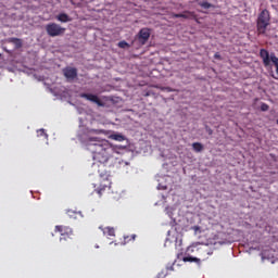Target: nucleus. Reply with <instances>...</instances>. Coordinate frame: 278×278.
Wrapping results in <instances>:
<instances>
[{
    "mask_svg": "<svg viewBox=\"0 0 278 278\" xmlns=\"http://www.w3.org/2000/svg\"><path fill=\"white\" fill-rule=\"evenodd\" d=\"M88 151L92 153V168L98 172L99 185H94L96 192L99 197L103 195L105 190L112 188L110 180V169L121 164V153L108 140L99 137H87L85 139Z\"/></svg>",
    "mask_w": 278,
    "mask_h": 278,
    "instance_id": "nucleus-1",
    "label": "nucleus"
},
{
    "mask_svg": "<svg viewBox=\"0 0 278 278\" xmlns=\"http://www.w3.org/2000/svg\"><path fill=\"white\" fill-rule=\"evenodd\" d=\"M268 25H270V12L265 9L260 13L256 22L258 34H266Z\"/></svg>",
    "mask_w": 278,
    "mask_h": 278,
    "instance_id": "nucleus-2",
    "label": "nucleus"
},
{
    "mask_svg": "<svg viewBox=\"0 0 278 278\" xmlns=\"http://www.w3.org/2000/svg\"><path fill=\"white\" fill-rule=\"evenodd\" d=\"M46 31L50 38H58V36H64L66 34V28L58 23H49L46 25Z\"/></svg>",
    "mask_w": 278,
    "mask_h": 278,
    "instance_id": "nucleus-3",
    "label": "nucleus"
},
{
    "mask_svg": "<svg viewBox=\"0 0 278 278\" xmlns=\"http://www.w3.org/2000/svg\"><path fill=\"white\" fill-rule=\"evenodd\" d=\"M55 231L61 235L60 242L71 240V236H73V228L68 226H55Z\"/></svg>",
    "mask_w": 278,
    "mask_h": 278,
    "instance_id": "nucleus-4",
    "label": "nucleus"
},
{
    "mask_svg": "<svg viewBox=\"0 0 278 278\" xmlns=\"http://www.w3.org/2000/svg\"><path fill=\"white\" fill-rule=\"evenodd\" d=\"M81 99H86L87 101H91V103H96L98 108H105V102H103L97 94L92 93H80Z\"/></svg>",
    "mask_w": 278,
    "mask_h": 278,
    "instance_id": "nucleus-5",
    "label": "nucleus"
},
{
    "mask_svg": "<svg viewBox=\"0 0 278 278\" xmlns=\"http://www.w3.org/2000/svg\"><path fill=\"white\" fill-rule=\"evenodd\" d=\"M139 45L144 46L149 42V38H151V30L149 28H141L137 35Z\"/></svg>",
    "mask_w": 278,
    "mask_h": 278,
    "instance_id": "nucleus-6",
    "label": "nucleus"
},
{
    "mask_svg": "<svg viewBox=\"0 0 278 278\" xmlns=\"http://www.w3.org/2000/svg\"><path fill=\"white\" fill-rule=\"evenodd\" d=\"M63 74H64V77H66V79H77V68L75 67H65L63 70Z\"/></svg>",
    "mask_w": 278,
    "mask_h": 278,
    "instance_id": "nucleus-7",
    "label": "nucleus"
},
{
    "mask_svg": "<svg viewBox=\"0 0 278 278\" xmlns=\"http://www.w3.org/2000/svg\"><path fill=\"white\" fill-rule=\"evenodd\" d=\"M173 18H194V12L185 11L184 13H175Z\"/></svg>",
    "mask_w": 278,
    "mask_h": 278,
    "instance_id": "nucleus-8",
    "label": "nucleus"
},
{
    "mask_svg": "<svg viewBox=\"0 0 278 278\" xmlns=\"http://www.w3.org/2000/svg\"><path fill=\"white\" fill-rule=\"evenodd\" d=\"M56 21H60V23H71L73 18H71L66 13H61L56 16Z\"/></svg>",
    "mask_w": 278,
    "mask_h": 278,
    "instance_id": "nucleus-9",
    "label": "nucleus"
},
{
    "mask_svg": "<svg viewBox=\"0 0 278 278\" xmlns=\"http://www.w3.org/2000/svg\"><path fill=\"white\" fill-rule=\"evenodd\" d=\"M182 262H190V263H193V264H197V266H201V258L199 257H194V256H185L182 258Z\"/></svg>",
    "mask_w": 278,
    "mask_h": 278,
    "instance_id": "nucleus-10",
    "label": "nucleus"
},
{
    "mask_svg": "<svg viewBox=\"0 0 278 278\" xmlns=\"http://www.w3.org/2000/svg\"><path fill=\"white\" fill-rule=\"evenodd\" d=\"M175 264L173 265H169L165 268V270H163L161 274H159V277L162 278V277H166V275H168V273L175 270Z\"/></svg>",
    "mask_w": 278,
    "mask_h": 278,
    "instance_id": "nucleus-11",
    "label": "nucleus"
},
{
    "mask_svg": "<svg viewBox=\"0 0 278 278\" xmlns=\"http://www.w3.org/2000/svg\"><path fill=\"white\" fill-rule=\"evenodd\" d=\"M103 233H104V236H111V237L116 236V231L112 227H105L103 229Z\"/></svg>",
    "mask_w": 278,
    "mask_h": 278,
    "instance_id": "nucleus-12",
    "label": "nucleus"
},
{
    "mask_svg": "<svg viewBox=\"0 0 278 278\" xmlns=\"http://www.w3.org/2000/svg\"><path fill=\"white\" fill-rule=\"evenodd\" d=\"M192 149L195 153H201V151H203V146L201 142H193Z\"/></svg>",
    "mask_w": 278,
    "mask_h": 278,
    "instance_id": "nucleus-13",
    "label": "nucleus"
},
{
    "mask_svg": "<svg viewBox=\"0 0 278 278\" xmlns=\"http://www.w3.org/2000/svg\"><path fill=\"white\" fill-rule=\"evenodd\" d=\"M198 5H200V8H203L204 10H210V8H215L214 4L207 1L199 2Z\"/></svg>",
    "mask_w": 278,
    "mask_h": 278,
    "instance_id": "nucleus-14",
    "label": "nucleus"
},
{
    "mask_svg": "<svg viewBox=\"0 0 278 278\" xmlns=\"http://www.w3.org/2000/svg\"><path fill=\"white\" fill-rule=\"evenodd\" d=\"M117 46L119 47V49H129V45L125 40L119 41Z\"/></svg>",
    "mask_w": 278,
    "mask_h": 278,
    "instance_id": "nucleus-15",
    "label": "nucleus"
},
{
    "mask_svg": "<svg viewBox=\"0 0 278 278\" xmlns=\"http://www.w3.org/2000/svg\"><path fill=\"white\" fill-rule=\"evenodd\" d=\"M113 140H116L117 142L125 141V136L123 135H113Z\"/></svg>",
    "mask_w": 278,
    "mask_h": 278,
    "instance_id": "nucleus-16",
    "label": "nucleus"
},
{
    "mask_svg": "<svg viewBox=\"0 0 278 278\" xmlns=\"http://www.w3.org/2000/svg\"><path fill=\"white\" fill-rule=\"evenodd\" d=\"M268 110H270V106L266 103H262L261 104V111L262 112H268Z\"/></svg>",
    "mask_w": 278,
    "mask_h": 278,
    "instance_id": "nucleus-17",
    "label": "nucleus"
},
{
    "mask_svg": "<svg viewBox=\"0 0 278 278\" xmlns=\"http://www.w3.org/2000/svg\"><path fill=\"white\" fill-rule=\"evenodd\" d=\"M37 136L38 137H41V136H45V138H47V132L45 131V129H39V130H37Z\"/></svg>",
    "mask_w": 278,
    "mask_h": 278,
    "instance_id": "nucleus-18",
    "label": "nucleus"
},
{
    "mask_svg": "<svg viewBox=\"0 0 278 278\" xmlns=\"http://www.w3.org/2000/svg\"><path fill=\"white\" fill-rule=\"evenodd\" d=\"M214 59H215V60H223V56H220V53L216 52V53L214 54Z\"/></svg>",
    "mask_w": 278,
    "mask_h": 278,
    "instance_id": "nucleus-19",
    "label": "nucleus"
},
{
    "mask_svg": "<svg viewBox=\"0 0 278 278\" xmlns=\"http://www.w3.org/2000/svg\"><path fill=\"white\" fill-rule=\"evenodd\" d=\"M89 134H101L99 130H90Z\"/></svg>",
    "mask_w": 278,
    "mask_h": 278,
    "instance_id": "nucleus-20",
    "label": "nucleus"
},
{
    "mask_svg": "<svg viewBox=\"0 0 278 278\" xmlns=\"http://www.w3.org/2000/svg\"><path fill=\"white\" fill-rule=\"evenodd\" d=\"M13 40H14L15 42H18V43L21 45V39L14 38Z\"/></svg>",
    "mask_w": 278,
    "mask_h": 278,
    "instance_id": "nucleus-21",
    "label": "nucleus"
},
{
    "mask_svg": "<svg viewBox=\"0 0 278 278\" xmlns=\"http://www.w3.org/2000/svg\"><path fill=\"white\" fill-rule=\"evenodd\" d=\"M207 131H208V135L212 136L213 130L211 128H208Z\"/></svg>",
    "mask_w": 278,
    "mask_h": 278,
    "instance_id": "nucleus-22",
    "label": "nucleus"
},
{
    "mask_svg": "<svg viewBox=\"0 0 278 278\" xmlns=\"http://www.w3.org/2000/svg\"><path fill=\"white\" fill-rule=\"evenodd\" d=\"M67 214L71 216V214H73V212H72V211H68Z\"/></svg>",
    "mask_w": 278,
    "mask_h": 278,
    "instance_id": "nucleus-23",
    "label": "nucleus"
},
{
    "mask_svg": "<svg viewBox=\"0 0 278 278\" xmlns=\"http://www.w3.org/2000/svg\"><path fill=\"white\" fill-rule=\"evenodd\" d=\"M274 77V79H278L277 77H275V76H273Z\"/></svg>",
    "mask_w": 278,
    "mask_h": 278,
    "instance_id": "nucleus-24",
    "label": "nucleus"
},
{
    "mask_svg": "<svg viewBox=\"0 0 278 278\" xmlns=\"http://www.w3.org/2000/svg\"><path fill=\"white\" fill-rule=\"evenodd\" d=\"M136 238V236H132V240Z\"/></svg>",
    "mask_w": 278,
    "mask_h": 278,
    "instance_id": "nucleus-25",
    "label": "nucleus"
},
{
    "mask_svg": "<svg viewBox=\"0 0 278 278\" xmlns=\"http://www.w3.org/2000/svg\"><path fill=\"white\" fill-rule=\"evenodd\" d=\"M276 124L278 125V119L276 121Z\"/></svg>",
    "mask_w": 278,
    "mask_h": 278,
    "instance_id": "nucleus-26",
    "label": "nucleus"
}]
</instances>
